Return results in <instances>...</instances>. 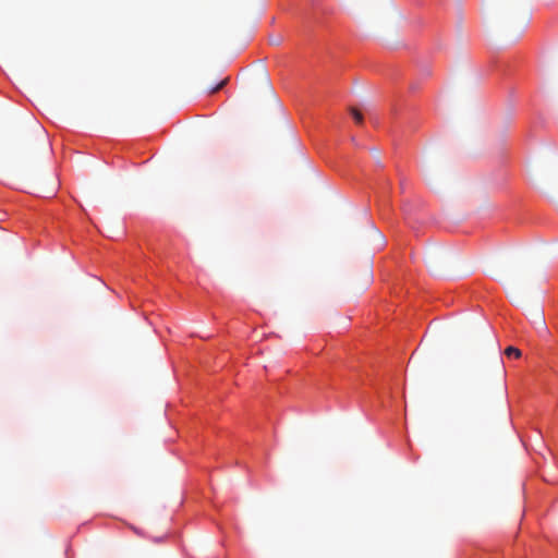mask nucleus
Returning <instances> with one entry per match:
<instances>
[{"instance_id": "nucleus-1", "label": "nucleus", "mask_w": 558, "mask_h": 558, "mask_svg": "<svg viewBox=\"0 0 558 558\" xmlns=\"http://www.w3.org/2000/svg\"><path fill=\"white\" fill-rule=\"evenodd\" d=\"M230 76L227 75L222 77L217 84H211V95L216 94L225 88V86L229 83Z\"/></svg>"}, {"instance_id": "nucleus-5", "label": "nucleus", "mask_w": 558, "mask_h": 558, "mask_svg": "<svg viewBox=\"0 0 558 558\" xmlns=\"http://www.w3.org/2000/svg\"><path fill=\"white\" fill-rule=\"evenodd\" d=\"M497 375L499 379H502L505 377V369L502 367V360L500 359L497 365Z\"/></svg>"}, {"instance_id": "nucleus-2", "label": "nucleus", "mask_w": 558, "mask_h": 558, "mask_svg": "<svg viewBox=\"0 0 558 558\" xmlns=\"http://www.w3.org/2000/svg\"><path fill=\"white\" fill-rule=\"evenodd\" d=\"M228 37V32L221 26V25H217L216 27V41L218 44H223L225 40L227 39Z\"/></svg>"}, {"instance_id": "nucleus-4", "label": "nucleus", "mask_w": 558, "mask_h": 558, "mask_svg": "<svg viewBox=\"0 0 558 558\" xmlns=\"http://www.w3.org/2000/svg\"><path fill=\"white\" fill-rule=\"evenodd\" d=\"M350 112L357 124H361L363 122V116L359 110H356L355 108H351Z\"/></svg>"}, {"instance_id": "nucleus-3", "label": "nucleus", "mask_w": 558, "mask_h": 558, "mask_svg": "<svg viewBox=\"0 0 558 558\" xmlns=\"http://www.w3.org/2000/svg\"><path fill=\"white\" fill-rule=\"evenodd\" d=\"M505 354H506L508 357H514V359H519V357H521V355H522L521 351H520L518 348H515V347H511V345H510V347H508V348H506V350H505Z\"/></svg>"}]
</instances>
